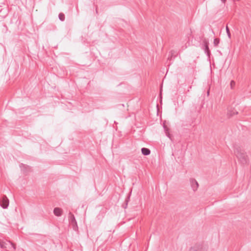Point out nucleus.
<instances>
[{"mask_svg": "<svg viewBox=\"0 0 251 251\" xmlns=\"http://www.w3.org/2000/svg\"><path fill=\"white\" fill-rule=\"evenodd\" d=\"M129 200V196H128V197H127V198H126V199L125 200V203L124 204H123L122 205L123 208H124V209L126 208L127 206V203H128Z\"/></svg>", "mask_w": 251, "mask_h": 251, "instance_id": "12", "label": "nucleus"}, {"mask_svg": "<svg viewBox=\"0 0 251 251\" xmlns=\"http://www.w3.org/2000/svg\"><path fill=\"white\" fill-rule=\"evenodd\" d=\"M9 204V201L7 197L3 195L0 200V205L3 209L7 208Z\"/></svg>", "mask_w": 251, "mask_h": 251, "instance_id": "5", "label": "nucleus"}, {"mask_svg": "<svg viewBox=\"0 0 251 251\" xmlns=\"http://www.w3.org/2000/svg\"><path fill=\"white\" fill-rule=\"evenodd\" d=\"M234 153L240 163L243 165L246 164L248 162L247 155L245 151L236 145L234 147Z\"/></svg>", "mask_w": 251, "mask_h": 251, "instance_id": "1", "label": "nucleus"}, {"mask_svg": "<svg viewBox=\"0 0 251 251\" xmlns=\"http://www.w3.org/2000/svg\"><path fill=\"white\" fill-rule=\"evenodd\" d=\"M53 213L57 217L61 216L62 214V210L60 208L55 207L53 209Z\"/></svg>", "mask_w": 251, "mask_h": 251, "instance_id": "8", "label": "nucleus"}, {"mask_svg": "<svg viewBox=\"0 0 251 251\" xmlns=\"http://www.w3.org/2000/svg\"><path fill=\"white\" fill-rule=\"evenodd\" d=\"M141 152L144 155H148L151 153V151L149 149L146 148H142Z\"/></svg>", "mask_w": 251, "mask_h": 251, "instance_id": "9", "label": "nucleus"}, {"mask_svg": "<svg viewBox=\"0 0 251 251\" xmlns=\"http://www.w3.org/2000/svg\"><path fill=\"white\" fill-rule=\"evenodd\" d=\"M235 82L233 80H231L230 81V86H231V89H233L234 87L235 86Z\"/></svg>", "mask_w": 251, "mask_h": 251, "instance_id": "17", "label": "nucleus"}, {"mask_svg": "<svg viewBox=\"0 0 251 251\" xmlns=\"http://www.w3.org/2000/svg\"><path fill=\"white\" fill-rule=\"evenodd\" d=\"M189 251H207V246L203 243H199L191 247Z\"/></svg>", "mask_w": 251, "mask_h": 251, "instance_id": "2", "label": "nucleus"}, {"mask_svg": "<svg viewBox=\"0 0 251 251\" xmlns=\"http://www.w3.org/2000/svg\"><path fill=\"white\" fill-rule=\"evenodd\" d=\"M69 220L70 224L72 225L73 229L76 230L78 228L77 222L75 217L71 212L69 213Z\"/></svg>", "mask_w": 251, "mask_h": 251, "instance_id": "4", "label": "nucleus"}, {"mask_svg": "<svg viewBox=\"0 0 251 251\" xmlns=\"http://www.w3.org/2000/svg\"><path fill=\"white\" fill-rule=\"evenodd\" d=\"M35 239L37 242H39L40 240L42 241L43 242L41 243V245L44 244L46 242L45 237L42 235H40V234L36 235Z\"/></svg>", "mask_w": 251, "mask_h": 251, "instance_id": "7", "label": "nucleus"}, {"mask_svg": "<svg viewBox=\"0 0 251 251\" xmlns=\"http://www.w3.org/2000/svg\"><path fill=\"white\" fill-rule=\"evenodd\" d=\"M221 1L223 2V3H225L226 1V0H221Z\"/></svg>", "mask_w": 251, "mask_h": 251, "instance_id": "21", "label": "nucleus"}, {"mask_svg": "<svg viewBox=\"0 0 251 251\" xmlns=\"http://www.w3.org/2000/svg\"><path fill=\"white\" fill-rule=\"evenodd\" d=\"M173 58H174V57L169 54V57H168V60H172Z\"/></svg>", "mask_w": 251, "mask_h": 251, "instance_id": "20", "label": "nucleus"}, {"mask_svg": "<svg viewBox=\"0 0 251 251\" xmlns=\"http://www.w3.org/2000/svg\"><path fill=\"white\" fill-rule=\"evenodd\" d=\"M201 49L204 50V52L206 54L207 56L208 57H210L211 53L209 48V42L206 38H204L202 41Z\"/></svg>", "mask_w": 251, "mask_h": 251, "instance_id": "3", "label": "nucleus"}, {"mask_svg": "<svg viewBox=\"0 0 251 251\" xmlns=\"http://www.w3.org/2000/svg\"><path fill=\"white\" fill-rule=\"evenodd\" d=\"M9 244H10V245H11V246H12V247L13 248V249H14V250H15V249H16V246H15V244H13V243H10V242H9Z\"/></svg>", "mask_w": 251, "mask_h": 251, "instance_id": "19", "label": "nucleus"}, {"mask_svg": "<svg viewBox=\"0 0 251 251\" xmlns=\"http://www.w3.org/2000/svg\"><path fill=\"white\" fill-rule=\"evenodd\" d=\"M226 33H227L228 37L229 39H230L231 38V33H230V32L229 28L228 27L227 25H226Z\"/></svg>", "mask_w": 251, "mask_h": 251, "instance_id": "15", "label": "nucleus"}, {"mask_svg": "<svg viewBox=\"0 0 251 251\" xmlns=\"http://www.w3.org/2000/svg\"><path fill=\"white\" fill-rule=\"evenodd\" d=\"M8 244L6 243L5 242H4L1 240H0V247L1 249H4L7 248V245H8Z\"/></svg>", "mask_w": 251, "mask_h": 251, "instance_id": "11", "label": "nucleus"}, {"mask_svg": "<svg viewBox=\"0 0 251 251\" xmlns=\"http://www.w3.org/2000/svg\"><path fill=\"white\" fill-rule=\"evenodd\" d=\"M220 43V39L219 38H215L214 39V45L215 47H217Z\"/></svg>", "mask_w": 251, "mask_h": 251, "instance_id": "14", "label": "nucleus"}, {"mask_svg": "<svg viewBox=\"0 0 251 251\" xmlns=\"http://www.w3.org/2000/svg\"><path fill=\"white\" fill-rule=\"evenodd\" d=\"M170 55L173 56L174 58H175L176 56V52L175 50H171L170 52Z\"/></svg>", "mask_w": 251, "mask_h": 251, "instance_id": "16", "label": "nucleus"}, {"mask_svg": "<svg viewBox=\"0 0 251 251\" xmlns=\"http://www.w3.org/2000/svg\"><path fill=\"white\" fill-rule=\"evenodd\" d=\"M58 18L61 21H64L65 19V16L63 13H60L58 15Z\"/></svg>", "mask_w": 251, "mask_h": 251, "instance_id": "13", "label": "nucleus"}, {"mask_svg": "<svg viewBox=\"0 0 251 251\" xmlns=\"http://www.w3.org/2000/svg\"><path fill=\"white\" fill-rule=\"evenodd\" d=\"M190 182L193 191H196L199 187V183L194 178H190Z\"/></svg>", "mask_w": 251, "mask_h": 251, "instance_id": "6", "label": "nucleus"}, {"mask_svg": "<svg viewBox=\"0 0 251 251\" xmlns=\"http://www.w3.org/2000/svg\"><path fill=\"white\" fill-rule=\"evenodd\" d=\"M163 128L164 129L165 132L166 134V135L170 138H171V135L169 133V128L167 127V126L165 125V124L164 123L163 124Z\"/></svg>", "mask_w": 251, "mask_h": 251, "instance_id": "10", "label": "nucleus"}, {"mask_svg": "<svg viewBox=\"0 0 251 251\" xmlns=\"http://www.w3.org/2000/svg\"><path fill=\"white\" fill-rule=\"evenodd\" d=\"M238 113V112H235L234 111H231L230 112V115L231 116H233V115H234L235 114H237Z\"/></svg>", "mask_w": 251, "mask_h": 251, "instance_id": "18", "label": "nucleus"}]
</instances>
